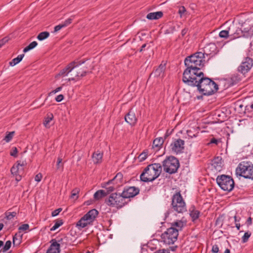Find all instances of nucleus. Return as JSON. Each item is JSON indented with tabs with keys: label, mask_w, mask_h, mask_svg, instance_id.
<instances>
[{
	"label": "nucleus",
	"mask_w": 253,
	"mask_h": 253,
	"mask_svg": "<svg viewBox=\"0 0 253 253\" xmlns=\"http://www.w3.org/2000/svg\"><path fill=\"white\" fill-rule=\"evenodd\" d=\"M11 246V242L9 240L7 241L3 247L1 249L0 252L5 253L7 252Z\"/></svg>",
	"instance_id": "c9c22d12"
},
{
	"label": "nucleus",
	"mask_w": 253,
	"mask_h": 253,
	"mask_svg": "<svg viewBox=\"0 0 253 253\" xmlns=\"http://www.w3.org/2000/svg\"><path fill=\"white\" fill-rule=\"evenodd\" d=\"M240 32H241L242 34V36L245 38L252 37L253 36V25L247 27H245V25H243L242 29H237L235 33L231 34V35H233V38H237L241 37L239 35Z\"/></svg>",
	"instance_id": "f8f14e48"
},
{
	"label": "nucleus",
	"mask_w": 253,
	"mask_h": 253,
	"mask_svg": "<svg viewBox=\"0 0 253 253\" xmlns=\"http://www.w3.org/2000/svg\"><path fill=\"white\" fill-rule=\"evenodd\" d=\"M219 141L216 139V138H212L211 140H210V142L209 143V144H215L216 145H217Z\"/></svg>",
	"instance_id": "052dcab7"
},
{
	"label": "nucleus",
	"mask_w": 253,
	"mask_h": 253,
	"mask_svg": "<svg viewBox=\"0 0 253 253\" xmlns=\"http://www.w3.org/2000/svg\"><path fill=\"white\" fill-rule=\"evenodd\" d=\"M14 131L9 132L4 138L3 140L6 142H9L10 141L14 136Z\"/></svg>",
	"instance_id": "4c0bfd02"
},
{
	"label": "nucleus",
	"mask_w": 253,
	"mask_h": 253,
	"mask_svg": "<svg viewBox=\"0 0 253 253\" xmlns=\"http://www.w3.org/2000/svg\"><path fill=\"white\" fill-rule=\"evenodd\" d=\"M125 121L131 126H134L137 123V119L135 112L130 109L125 117Z\"/></svg>",
	"instance_id": "f3484780"
},
{
	"label": "nucleus",
	"mask_w": 253,
	"mask_h": 253,
	"mask_svg": "<svg viewBox=\"0 0 253 253\" xmlns=\"http://www.w3.org/2000/svg\"><path fill=\"white\" fill-rule=\"evenodd\" d=\"M63 99L64 96L62 94H60L56 96V97L55 98V100L57 102H59L61 101Z\"/></svg>",
	"instance_id": "13d9d810"
},
{
	"label": "nucleus",
	"mask_w": 253,
	"mask_h": 253,
	"mask_svg": "<svg viewBox=\"0 0 253 253\" xmlns=\"http://www.w3.org/2000/svg\"><path fill=\"white\" fill-rule=\"evenodd\" d=\"M9 40L8 38L7 37H4L1 40H0V48L3 46L5 43H6L7 42H8Z\"/></svg>",
	"instance_id": "09e8293b"
},
{
	"label": "nucleus",
	"mask_w": 253,
	"mask_h": 253,
	"mask_svg": "<svg viewBox=\"0 0 253 253\" xmlns=\"http://www.w3.org/2000/svg\"><path fill=\"white\" fill-rule=\"evenodd\" d=\"M148 156V152L146 151H143L138 156L139 161L142 162L146 159Z\"/></svg>",
	"instance_id": "a19ab883"
},
{
	"label": "nucleus",
	"mask_w": 253,
	"mask_h": 253,
	"mask_svg": "<svg viewBox=\"0 0 253 253\" xmlns=\"http://www.w3.org/2000/svg\"><path fill=\"white\" fill-rule=\"evenodd\" d=\"M22 235L20 233H16L13 237V245L14 246H18L21 243Z\"/></svg>",
	"instance_id": "bb28decb"
},
{
	"label": "nucleus",
	"mask_w": 253,
	"mask_h": 253,
	"mask_svg": "<svg viewBox=\"0 0 253 253\" xmlns=\"http://www.w3.org/2000/svg\"><path fill=\"white\" fill-rule=\"evenodd\" d=\"M62 89V87L61 86H60V87H58L57 88H56L55 89L52 90V91H51L49 93V95H50L52 94H55L59 91H60V90H61Z\"/></svg>",
	"instance_id": "4d7b16f0"
},
{
	"label": "nucleus",
	"mask_w": 253,
	"mask_h": 253,
	"mask_svg": "<svg viewBox=\"0 0 253 253\" xmlns=\"http://www.w3.org/2000/svg\"><path fill=\"white\" fill-rule=\"evenodd\" d=\"M61 211H62L61 208H59L58 209H56V210L53 211L51 213V216L53 217L57 216Z\"/></svg>",
	"instance_id": "8fccbe9b"
},
{
	"label": "nucleus",
	"mask_w": 253,
	"mask_h": 253,
	"mask_svg": "<svg viewBox=\"0 0 253 253\" xmlns=\"http://www.w3.org/2000/svg\"><path fill=\"white\" fill-rule=\"evenodd\" d=\"M171 208L177 213H183L187 211L186 203L180 192L174 194L171 198Z\"/></svg>",
	"instance_id": "39448f33"
},
{
	"label": "nucleus",
	"mask_w": 253,
	"mask_h": 253,
	"mask_svg": "<svg viewBox=\"0 0 253 253\" xmlns=\"http://www.w3.org/2000/svg\"><path fill=\"white\" fill-rule=\"evenodd\" d=\"M38 45V43L36 41L31 42L28 46L25 47L23 49V52L26 53L30 50L34 48Z\"/></svg>",
	"instance_id": "7c9ffc66"
},
{
	"label": "nucleus",
	"mask_w": 253,
	"mask_h": 253,
	"mask_svg": "<svg viewBox=\"0 0 253 253\" xmlns=\"http://www.w3.org/2000/svg\"><path fill=\"white\" fill-rule=\"evenodd\" d=\"M189 211V215L191 218L192 222H195L199 217L200 212L198 210H196L194 206L191 207Z\"/></svg>",
	"instance_id": "412c9836"
},
{
	"label": "nucleus",
	"mask_w": 253,
	"mask_h": 253,
	"mask_svg": "<svg viewBox=\"0 0 253 253\" xmlns=\"http://www.w3.org/2000/svg\"><path fill=\"white\" fill-rule=\"evenodd\" d=\"M105 202L109 206L119 209L124 206L127 202L126 201L122 193L120 194L114 193L111 194L109 198L105 200Z\"/></svg>",
	"instance_id": "423d86ee"
},
{
	"label": "nucleus",
	"mask_w": 253,
	"mask_h": 253,
	"mask_svg": "<svg viewBox=\"0 0 253 253\" xmlns=\"http://www.w3.org/2000/svg\"><path fill=\"white\" fill-rule=\"evenodd\" d=\"M113 184V182L111 181V180H109L108 181L106 182H104L101 184V187L102 188H104L106 189V187H108V186L111 184Z\"/></svg>",
	"instance_id": "3c124183"
},
{
	"label": "nucleus",
	"mask_w": 253,
	"mask_h": 253,
	"mask_svg": "<svg viewBox=\"0 0 253 253\" xmlns=\"http://www.w3.org/2000/svg\"><path fill=\"white\" fill-rule=\"evenodd\" d=\"M80 65H77V73H80L79 74V78L84 76L86 73V69L80 68Z\"/></svg>",
	"instance_id": "f704fd0d"
},
{
	"label": "nucleus",
	"mask_w": 253,
	"mask_h": 253,
	"mask_svg": "<svg viewBox=\"0 0 253 253\" xmlns=\"http://www.w3.org/2000/svg\"><path fill=\"white\" fill-rule=\"evenodd\" d=\"M184 141L181 139L174 140L170 144L171 151L176 154L182 153L184 148Z\"/></svg>",
	"instance_id": "4468645a"
},
{
	"label": "nucleus",
	"mask_w": 253,
	"mask_h": 253,
	"mask_svg": "<svg viewBox=\"0 0 253 253\" xmlns=\"http://www.w3.org/2000/svg\"><path fill=\"white\" fill-rule=\"evenodd\" d=\"M98 214V212L96 210H90L77 222L76 226L79 229H81L92 224Z\"/></svg>",
	"instance_id": "1a4fd4ad"
},
{
	"label": "nucleus",
	"mask_w": 253,
	"mask_h": 253,
	"mask_svg": "<svg viewBox=\"0 0 253 253\" xmlns=\"http://www.w3.org/2000/svg\"><path fill=\"white\" fill-rule=\"evenodd\" d=\"M63 224V221L62 219H57L55 220L54 225L50 228V230L53 231L58 228Z\"/></svg>",
	"instance_id": "473e14b6"
},
{
	"label": "nucleus",
	"mask_w": 253,
	"mask_h": 253,
	"mask_svg": "<svg viewBox=\"0 0 253 253\" xmlns=\"http://www.w3.org/2000/svg\"><path fill=\"white\" fill-rule=\"evenodd\" d=\"M178 235L177 230L173 227H171L162 234L161 238L165 244L170 245L174 244L177 240Z\"/></svg>",
	"instance_id": "9d476101"
},
{
	"label": "nucleus",
	"mask_w": 253,
	"mask_h": 253,
	"mask_svg": "<svg viewBox=\"0 0 253 253\" xmlns=\"http://www.w3.org/2000/svg\"><path fill=\"white\" fill-rule=\"evenodd\" d=\"M186 12V9L184 6H181L178 10V13L180 15V17L182 16V14H183Z\"/></svg>",
	"instance_id": "864d4df0"
},
{
	"label": "nucleus",
	"mask_w": 253,
	"mask_h": 253,
	"mask_svg": "<svg viewBox=\"0 0 253 253\" xmlns=\"http://www.w3.org/2000/svg\"><path fill=\"white\" fill-rule=\"evenodd\" d=\"M212 170L220 171L222 169V161L220 157H216L213 159L211 164Z\"/></svg>",
	"instance_id": "6ab92c4d"
},
{
	"label": "nucleus",
	"mask_w": 253,
	"mask_h": 253,
	"mask_svg": "<svg viewBox=\"0 0 253 253\" xmlns=\"http://www.w3.org/2000/svg\"><path fill=\"white\" fill-rule=\"evenodd\" d=\"M29 228V225L28 224H23L19 227L18 230L19 231H25L28 230Z\"/></svg>",
	"instance_id": "a18cd8bd"
},
{
	"label": "nucleus",
	"mask_w": 253,
	"mask_h": 253,
	"mask_svg": "<svg viewBox=\"0 0 253 253\" xmlns=\"http://www.w3.org/2000/svg\"><path fill=\"white\" fill-rule=\"evenodd\" d=\"M64 28L62 24H60L54 27V32H57L62 28Z\"/></svg>",
	"instance_id": "5fc2aeb1"
},
{
	"label": "nucleus",
	"mask_w": 253,
	"mask_h": 253,
	"mask_svg": "<svg viewBox=\"0 0 253 253\" xmlns=\"http://www.w3.org/2000/svg\"><path fill=\"white\" fill-rule=\"evenodd\" d=\"M163 16V13L162 11H157L148 13L146 16V18L149 20H156L159 19L162 17Z\"/></svg>",
	"instance_id": "b1692460"
},
{
	"label": "nucleus",
	"mask_w": 253,
	"mask_h": 253,
	"mask_svg": "<svg viewBox=\"0 0 253 253\" xmlns=\"http://www.w3.org/2000/svg\"><path fill=\"white\" fill-rule=\"evenodd\" d=\"M26 164L25 161H18L11 168V173L15 177V180L17 181H19L21 179V175Z\"/></svg>",
	"instance_id": "9b49d317"
},
{
	"label": "nucleus",
	"mask_w": 253,
	"mask_h": 253,
	"mask_svg": "<svg viewBox=\"0 0 253 253\" xmlns=\"http://www.w3.org/2000/svg\"><path fill=\"white\" fill-rule=\"evenodd\" d=\"M63 163H62V159L60 157H58L57 161V169H61L63 170Z\"/></svg>",
	"instance_id": "79ce46f5"
},
{
	"label": "nucleus",
	"mask_w": 253,
	"mask_h": 253,
	"mask_svg": "<svg viewBox=\"0 0 253 253\" xmlns=\"http://www.w3.org/2000/svg\"><path fill=\"white\" fill-rule=\"evenodd\" d=\"M156 253H169V252L168 250H160Z\"/></svg>",
	"instance_id": "e2e57ef3"
},
{
	"label": "nucleus",
	"mask_w": 253,
	"mask_h": 253,
	"mask_svg": "<svg viewBox=\"0 0 253 253\" xmlns=\"http://www.w3.org/2000/svg\"><path fill=\"white\" fill-rule=\"evenodd\" d=\"M52 243L47 251L46 253H59L60 244L55 240H52Z\"/></svg>",
	"instance_id": "4be33fe9"
},
{
	"label": "nucleus",
	"mask_w": 253,
	"mask_h": 253,
	"mask_svg": "<svg viewBox=\"0 0 253 253\" xmlns=\"http://www.w3.org/2000/svg\"><path fill=\"white\" fill-rule=\"evenodd\" d=\"M16 215V212H5L6 218L7 220H10L15 217Z\"/></svg>",
	"instance_id": "37998d69"
},
{
	"label": "nucleus",
	"mask_w": 253,
	"mask_h": 253,
	"mask_svg": "<svg viewBox=\"0 0 253 253\" xmlns=\"http://www.w3.org/2000/svg\"><path fill=\"white\" fill-rule=\"evenodd\" d=\"M187 133L188 136L191 138L196 136V134H194L191 130H187Z\"/></svg>",
	"instance_id": "bf43d9fd"
},
{
	"label": "nucleus",
	"mask_w": 253,
	"mask_h": 253,
	"mask_svg": "<svg viewBox=\"0 0 253 253\" xmlns=\"http://www.w3.org/2000/svg\"><path fill=\"white\" fill-rule=\"evenodd\" d=\"M24 54H22L18 55V56L16 58H15L13 59L10 62L9 65L11 66H14L15 65L19 63L23 59V58L24 56Z\"/></svg>",
	"instance_id": "c85d7f7f"
},
{
	"label": "nucleus",
	"mask_w": 253,
	"mask_h": 253,
	"mask_svg": "<svg viewBox=\"0 0 253 253\" xmlns=\"http://www.w3.org/2000/svg\"><path fill=\"white\" fill-rule=\"evenodd\" d=\"M17 153H18V150L16 147H12L11 149V150L10 151V155L11 156H13L14 157H17Z\"/></svg>",
	"instance_id": "49530a36"
},
{
	"label": "nucleus",
	"mask_w": 253,
	"mask_h": 253,
	"mask_svg": "<svg viewBox=\"0 0 253 253\" xmlns=\"http://www.w3.org/2000/svg\"><path fill=\"white\" fill-rule=\"evenodd\" d=\"M107 195V193L104 190H99L97 191L93 195L94 198L95 200H99L100 199L105 197Z\"/></svg>",
	"instance_id": "cd10ccee"
},
{
	"label": "nucleus",
	"mask_w": 253,
	"mask_h": 253,
	"mask_svg": "<svg viewBox=\"0 0 253 253\" xmlns=\"http://www.w3.org/2000/svg\"><path fill=\"white\" fill-rule=\"evenodd\" d=\"M80 189L78 188H76L74 189L71 192V198L72 199H77L78 198V195L80 192Z\"/></svg>",
	"instance_id": "58836bf2"
},
{
	"label": "nucleus",
	"mask_w": 253,
	"mask_h": 253,
	"mask_svg": "<svg viewBox=\"0 0 253 253\" xmlns=\"http://www.w3.org/2000/svg\"><path fill=\"white\" fill-rule=\"evenodd\" d=\"M251 234H252L251 232L250 231H247V232H245L244 235H243V236L242 238V243H246L248 241L250 236H251Z\"/></svg>",
	"instance_id": "ea45409f"
},
{
	"label": "nucleus",
	"mask_w": 253,
	"mask_h": 253,
	"mask_svg": "<svg viewBox=\"0 0 253 253\" xmlns=\"http://www.w3.org/2000/svg\"><path fill=\"white\" fill-rule=\"evenodd\" d=\"M166 64L162 63L151 73L150 76H153L154 77L162 78L164 76Z\"/></svg>",
	"instance_id": "a211bd4d"
},
{
	"label": "nucleus",
	"mask_w": 253,
	"mask_h": 253,
	"mask_svg": "<svg viewBox=\"0 0 253 253\" xmlns=\"http://www.w3.org/2000/svg\"><path fill=\"white\" fill-rule=\"evenodd\" d=\"M183 82L188 85L197 87L198 90L205 95H211L218 89V85L210 78L205 77L203 73Z\"/></svg>",
	"instance_id": "f03ea898"
},
{
	"label": "nucleus",
	"mask_w": 253,
	"mask_h": 253,
	"mask_svg": "<svg viewBox=\"0 0 253 253\" xmlns=\"http://www.w3.org/2000/svg\"><path fill=\"white\" fill-rule=\"evenodd\" d=\"M164 143V139L162 137L157 138L153 141L152 147L155 149L156 151L160 149Z\"/></svg>",
	"instance_id": "393cba45"
},
{
	"label": "nucleus",
	"mask_w": 253,
	"mask_h": 253,
	"mask_svg": "<svg viewBox=\"0 0 253 253\" xmlns=\"http://www.w3.org/2000/svg\"><path fill=\"white\" fill-rule=\"evenodd\" d=\"M103 155V153L99 151L94 152L92 156V159L94 164H100L102 161Z\"/></svg>",
	"instance_id": "5701e85b"
},
{
	"label": "nucleus",
	"mask_w": 253,
	"mask_h": 253,
	"mask_svg": "<svg viewBox=\"0 0 253 253\" xmlns=\"http://www.w3.org/2000/svg\"><path fill=\"white\" fill-rule=\"evenodd\" d=\"M237 175L246 179H253V164L250 162H242L236 169Z\"/></svg>",
	"instance_id": "20e7f679"
},
{
	"label": "nucleus",
	"mask_w": 253,
	"mask_h": 253,
	"mask_svg": "<svg viewBox=\"0 0 253 253\" xmlns=\"http://www.w3.org/2000/svg\"><path fill=\"white\" fill-rule=\"evenodd\" d=\"M186 32H187V30L186 29H184L182 30V31H181L182 35V36H184L186 34Z\"/></svg>",
	"instance_id": "69168bd1"
},
{
	"label": "nucleus",
	"mask_w": 253,
	"mask_h": 253,
	"mask_svg": "<svg viewBox=\"0 0 253 253\" xmlns=\"http://www.w3.org/2000/svg\"><path fill=\"white\" fill-rule=\"evenodd\" d=\"M123 179V174L121 172H119L112 179H111V181H112L113 185L117 184L119 186L120 184H122Z\"/></svg>",
	"instance_id": "a878e982"
},
{
	"label": "nucleus",
	"mask_w": 253,
	"mask_h": 253,
	"mask_svg": "<svg viewBox=\"0 0 253 253\" xmlns=\"http://www.w3.org/2000/svg\"><path fill=\"white\" fill-rule=\"evenodd\" d=\"M53 115L52 114H48L47 117L45 119L43 125L46 127H49V123L52 120Z\"/></svg>",
	"instance_id": "2f4dec72"
},
{
	"label": "nucleus",
	"mask_w": 253,
	"mask_h": 253,
	"mask_svg": "<svg viewBox=\"0 0 253 253\" xmlns=\"http://www.w3.org/2000/svg\"><path fill=\"white\" fill-rule=\"evenodd\" d=\"M236 227L237 228V230H239L240 228V224L236 223Z\"/></svg>",
	"instance_id": "338daca9"
},
{
	"label": "nucleus",
	"mask_w": 253,
	"mask_h": 253,
	"mask_svg": "<svg viewBox=\"0 0 253 253\" xmlns=\"http://www.w3.org/2000/svg\"><path fill=\"white\" fill-rule=\"evenodd\" d=\"M74 17V16H72V17L68 18L64 22H63L62 23H61L62 24L63 26L64 27V28L67 27V26H68L69 24H70L72 23Z\"/></svg>",
	"instance_id": "c03bdc74"
},
{
	"label": "nucleus",
	"mask_w": 253,
	"mask_h": 253,
	"mask_svg": "<svg viewBox=\"0 0 253 253\" xmlns=\"http://www.w3.org/2000/svg\"><path fill=\"white\" fill-rule=\"evenodd\" d=\"M246 109L250 112L253 111V103L246 106Z\"/></svg>",
	"instance_id": "680f3d73"
},
{
	"label": "nucleus",
	"mask_w": 253,
	"mask_h": 253,
	"mask_svg": "<svg viewBox=\"0 0 253 253\" xmlns=\"http://www.w3.org/2000/svg\"><path fill=\"white\" fill-rule=\"evenodd\" d=\"M216 182L221 189L228 192L231 191L234 187V182L232 178L227 175H218Z\"/></svg>",
	"instance_id": "6e6552de"
},
{
	"label": "nucleus",
	"mask_w": 253,
	"mask_h": 253,
	"mask_svg": "<svg viewBox=\"0 0 253 253\" xmlns=\"http://www.w3.org/2000/svg\"><path fill=\"white\" fill-rule=\"evenodd\" d=\"M42 178V174L41 173H39L35 176V180L37 182H40L41 181Z\"/></svg>",
	"instance_id": "6e6d98bb"
},
{
	"label": "nucleus",
	"mask_w": 253,
	"mask_h": 253,
	"mask_svg": "<svg viewBox=\"0 0 253 253\" xmlns=\"http://www.w3.org/2000/svg\"><path fill=\"white\" fill-rule=\"evenodd\" d=\"M230 33V28L228 30H222L219 32V36L220 38H227Z\"/></svg>",
	"instance_id": "e433bc0d"
},
{
	"label": "nucleus",
	"mask_w": 253,
	"mask_h": 253,
	"mask_svg": "<svg viewBox=\"0 0 253 253\" xmlns=\"http://www.w3.org/2000/svg\"><path fill=\"white\" fill-rule=\"evenodd\" d=\"M49 36V33L48 32H42L40 33L37 37L39 41H43Z\"/></svg>",
	"instance_id": "72a5a7b5"
},
{
	"label": "nucleus",
	"mask_w": 253,
	"mask_h": 253,
	"mask_svg": "<svg viewBox=\"0 0 253 253\" xmlns=\"http://www.w3.org/2000/svg\"><path fill=\"white\" fill-rule=\"evenodd\" d=\"M116 189V187L113 185V186H108V187H106V191L107 195L109 193L114 191L115 189Z\"/></svg>",
	"instance_id": "de8ad7c7"
},
{
	"label": "nucleus",
	"mask_w": 253,
	"mask_h": 253,
	"mask_svg": "<svg viewBox=\"0 0 253 253\" xmlns=\"http://www.w3.org/2000/svg\"><path fill=\"white\" fill-rule=\"evenodd\" d=\"M205 54L201 51L197 52L185 58L184 63L187 68L183 73V82L203 73L201 68L205 61Z\"/></svg>",
	"instance_id": "f257e3e1"
},
{
	"label": "nucleus",
	"mask_w": 253,
	"mask_h": 253,
	"mask_svg": "<svg viewBox=\"0 0 253 253\" xmlns=\"http://www.w3.org/2000/svg\"><path fill=\"white\" fill-rule=\"evenodd\" d=\"M70 68L71 67L70 66L69 63L65 68H64L60 71V72L58 74V75L60 76H67L70 73V71H69Z\"/></svg>",
	"instance_id": "c756f323"
},
{
	"label": "nucleus",
	"mask_w": 253,
	"mask_h": 253,
	"mask_svg": "<svg viewBox=\"0 0 253 253\" xmlns=\"http://www.w3.org/2000/svg\"><path fill=\"white\" fill-rule=\"evenodd\" d=\"M211 252L212 253H218L219 252V248L217 245H214L212 246Z\"/></svg>",
	"instance_id": "603ef678"
},
{
	"label": "nucleus",
	"mask_w": 253,
	"mask_h": 253,
	"mask_svg": "<svg viewBox=\"0 0 253 253\" xmlns=\"http://www.w3.org/2000/svg\"><path fill=\"white\" fill-rule=\"evenodd\" d=\"M253 65V59L250 57H246L239 67L238 70L242 74H245L251 69Z\"/></svg>",
	"instance_id": "dca6fc26"
},
{
	"label": "nucleus",
	"mask_w": 253,
	"mask_h": 253,
	"mask_svg": "<svg viewBox=\"0 0 253 253\" xmlns=\"http://www.w3.org/2000/svg\"><path fill=\"white\" fill-rule=\"evenodd\" d=\"M186 220L182 218L181 220H177L172 223L171 227H173L176 230H177V233H178V231L181 230L182 228L186 226Z\"/></svg>",
	"instance_id": "aec40b11"
},
{
	"label": "nucleus",
	"mask_w": 253,
	"mask_h": 253,
	"mask_svg": "<svg viewBox=\"0 0 253 253\" xmlns=\"http://www.w3.org/2000/svg\"><path fill=\"white\" fill-rule=\"evenodd\" d=\"M84 63V61H74L70 63L71 68L69 70L71 77L68 79V81H75L79 78V73L77 71V65H81Z\"/></svg>",
	"instance_id": "ddd939ff"
},
{
	"label": "nucleus",
	"mask_w": 253,
	"mask_h": 253,
	"mask_svg": "<svg viewBox=\"0 0 253 253\" xmlns=\"http://www.w3.org/2000/svg\"><path fill=\"white\" fill-rule=\"evenodd\" d=\"M179 167L177 159L173 156L167 157L163 162L164 170L169 174L175 173Z\"/></svg>",
	"instance_id": "0eeeda50"
},
{
	"label": "nucleus",
	"mask_w": 253,
	"mask_h": 253,
	"mask_svg": "<svg viewBox=\"0 0 253 253\" xmlns=\"http://www.w3.org/2000/svg\"><path fill=\"white\" fill-rule=\"evenodd\" d=\"M252 218L251 217H249L248 219H247V225L249 226V225H250L252 224Z\"/></svg>",
	"instance_id": "0e129e2a"
},
{
	"label": "nucleus",
	"mask_w": 253,
	"mask_h": 253,
	"mask_svg": "<svg viewBox=\"0 0 253 253\" xmlns=\"http://www.w3.org/2000/svg\"><path fill=\"white\" fill-rule=\"evenodd\" d=\"M162 167L159 163H154L148 165L141 174L140 178L143 182L153 181L161 174Z\"/></svg>",
	"instance_id": "7ed1b4c3"
},
{
	"label": "nucleus",
	"mask_w": 253,
	"mask_h": 253,
	"mask_svg": "<svg viewBox=\"0 0 253 253\" xmlns=\"http://www.w3.org/2000/svg\"><path fill=\"white\" fill-rule=\"evenodd\" d=\"M139 193V189L134 186L125 187L122 192L126 201L137 195Z\"/></svg>",
	"instance_id": "2eb2a0df"
},
{
	"label": "nucleus",
	"mask_w": 253,
	"mask_h": 253,
	"mask_svg": "<svg viewBox=\"0 0 253 253\" xmlns=\"http://www.w3.org/2000/svg\"><path fill=\"white\" fill-rule=\"evenodd\" d=\"M224 253H230V251L228 249H226Z\"/></svg>",
	"instance_id": "774afa93"
}]
</instances>
